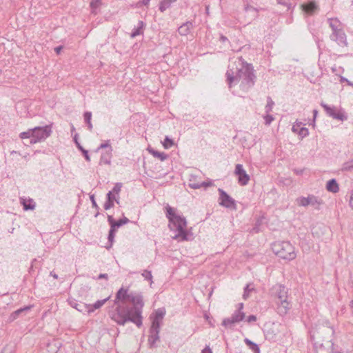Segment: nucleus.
<instances>
[{
  "label": "nucleus",
  "mask_w": 353,
  "mask_h": 353,
  "mask_svg": "<svg viewBox=\"0 0 353 353\" xmlns=\"http://www.w3.org/2000/svg\"><path fill=\"white\" fill-rule=\"evenodd\" d=\"M256 321V316L255 315H250L248 316V318L245 319V321L248 323L255 322Z\"/></svg>",
  "instance_id": "nucleus-48"
},
{
  "label": "nucleus",
  "mask_w": 353,
  "mask_h": 353,
  "mask_svg": "<svg viewBox=\"0 0 353 353\" xmlns=\"http://www.w3.org/2000/svg\"><path fill=\"white\" fill-rule=\"evenodd\" d=\"M238 65L236 67V74L232 69H229L226 72L227 81L230 88L233 83L241 81L240 87L243 90L247 91L252 88L255 83L256 77L254 74L253 68L251 64H248L243 61L242 57L239 58Z\"/></svg>",
  "instance_id": "nucleus-2"
},
{
  "label": "nucleus",
  "mask_w": 353,
  "mask_h": 353,
  "mask_svg": "<svg viewBox=\"0 0 353 353\" xmlns=\"http://www.w3.org/2000/svg\"><path fill=\"white\" fill-rule=\"evenodd\" d=\"M148 151L150 154H152L154 157L159 158L161 161H164L168 158V155L164 152H161L157 151L152 148H149Z\"/></svg>",
  "instance_id": "nucleus-23"
},
{
  "label": "nucleus",
  "mask_w": 353,
  "mask_h": 353,
  "mask_svg": "<svg viewBox=\"0 0 353 353\" xmlns=\"http://www.w3.org/2000/svg\"><path fill=\"white\" fill-rule=\"evenodd\" d=\"M114 206V202H112V201H109L108 199H106L104 205H103V208L105 210H108L109 209H110L111 208H112Z\"/></svg>",
  "instance_id": "nucleus-46"
},
{
  "label": "nucleus",
  "mask_w": 353,
  "mask_h": 353,
  "mask_svg": "<svg viewBox=\"0 0 353 353\" xmlns=\"http://www.w3.org/2000/svg\"><path fill=\"white\" fill-rule=\"evenodd\" d=\"M317 114H318V111L317 110H313V114H314V121H315L316 119V117L317 116Z\"/></svg>",
  "instance_id": "nucleus-62"
},
{
  "label": "nucleus",
  "mask_w": 353,
  "mask_h": 353,
  "mask_svg": "<svg viewBox=\"0 0 353 353\" xmlns=\"http://www.w3.org/2000/svg\"><path fill=\"white\" fill-rule=\"evenodd\" d=\"M39 353H52L50 352V351L48 350V348H42Z\"/></svg>",
  "instance_id": "nucleus-60"
},
{
  "label": "nucleus",
  "mask_w": 353,
  "mask_h": 353,
  "mask_svg": "<svg viewBox=\"0 0 353 353\" xmlns=\"http://www.w3.org/2000/svg\"><path fill=\"white\" fill-rule=\"evenodd\" d=\"M254 290L253 288H250V285H247L244 288L243 299H246L249 296V293Z\"/></svg>",
  "instance_id": "nucleus-39"
},
{
  "label": "nucleus",
  "mask_w": 353,
  "mask_h": 353,
  "mask_svg": "<svg viewBox=\"0 0 353 353\" xmlns=\"http://www.w3.org/2000/svg\"><path fill=\"white\" fill-rule=\"evenodd\" d=\"M245 343L248 345L250 349L254 352V353H259L260 352L259 347L255 343L251 341L248 339H245Z\"/></svg>",
  "instance_id": "nucleus-25"
},
{
  "label": "nucleus",
  "mask_w": 353,
  "mask_h": 353,
  "mask_svg": "<svg viewBox=\"0 0 353 353\" xmlns=\"http://www.w3.org/2000/svg\"><path fill=\"white\" fill-rule=\"evenodd\" d=\"M189 186L192 189L201 188L200 183L194 182L192 179L190 180Z\"/></svg>",
  "instance_id": "nucleus-47"
},
{
  "label": "nucleus",
  "mask_w": 353,
  "mask_h": 353,
  "mask_svg": "<svg viewBox=\"0 0 353 353\" xmlns=\"http://www.w3.org/2000/svg\"><path fill=\"white\" fill-rule=\"evenodd\" d=\"M243 303H240L238 304V307L236 310H239L240 312H243Z\"/></svg>",
  "instance_id": "nucleus-57"
},
{
  "label": "nucleus",
  "mask_w": 353,
  "mask_h": 353,
  "mask_svg": "<svg viewBox=\"0 0 353 353\" xmlns=\"http://www.w3.org/2000/svg\"><path fill=\"white\" fill-rule=\"evenodd\" d=\"M201 353H212L209 346H206L201 352Z\"/></svg>",
  "instance_id": "nucleus-55"
},
{
  "label": "nucleus",
  "mask_w": 353,
  "mask_h": 353,
  "mask_svg": "<svg viewBox=\"0 0 353 353\" xmlns=\"http://www.w3.org/2000/svg\"><path fill=\"white\" fill-rule=\"evenodd\" d=\"M340 82L341 83H343V82H346L347 83V85H350V86H352L353 87V83L351 82L350 81H349L347 79H346L345 77H341V79H340Z\"/></svg>",
  "instance_id": "nucleus-49"
},
{
  "label": "nucleus",
  "mask_w": 353,
  "mask_h": 353,
  "mask_svg": "<svg viewBox=\"0 0 353 353\" xmlns=\"http://www.w3.org/2000/svg\"><path fill=\"white\" fill-rule=\"evenodd\" d=\"M121 188H122V183H117L114 185V186L111 192H112L114 194H117L119 196V192H121Z\"/></svg>",
  "instance_id": "nucleus-38"
},
{
  "label": "nucleus",
  "mask_w": 353,
  "mask_h": 353,
  "mask_svg": "<svg viewBox=\"0 0 353 353\" xmlns=\"http://www.w3.org/2000/svg\"><path fill=\"white\" fill-rule=\"evenodd\" d=\"M326 189L332 193H336L339 190V184L335 179H332L327 182Z\"/></svg>",
  "instance_id": "nucleus-20"
},
{
  "label": "nucleus",
  "mask_w": 353,
  "mask_h": 353,
  "mask_svg": "<svg viewBox=\"0 0 353 353\" xmlns=\"http://www.w3.org/2000/svg\"><path fill=\"white\" fill-rule=\"evenodd\" d=\"M163 147L166 149L171 148L174 145L172 139H170L168 136L165 137L163 142Z\"/></svg>",
  "instance_id": "nucleus-35"
},
{
  "label": "nucleus",
  "mask_w": 353,
  "mask_h": 353,
  "mask_svg": "<svg viewBox=\"0 0 353 353\" xmlns=\"http://www.w3.org/2000/svg\"><path fill=\"white\" fill-rule=\"evenodd\" d=\"M129 221L130 220L128 218L123 217V219L117 221L116 223H114V225H112V228H114L116 229L119 228L123 225L128 223Z\"/></svg>",
  "instance_id": "nucleus-31"
},
{
  "label": "nucleus",
  "mask_w": 353,
  "mask_h": 353,
  "mask_svg": "<svg viewBox=\"0 0 353 353\" xmlns=\"http://www.w3.org/2000/svg\"><path fill=\"white\" fill-rule=\"evenodd\" d=\"M109 299H110V296H108L103 300H99V301H96L92 305H88V314L91 313V312H94V310L101 307L106 303V301L109 300Z\"/></svg>",
  "instance_id": "nucleus-19"
},
{
  "label": "nucleus",
  "mask_w": 353,
  "mask_h": 353,
  "mask_svg": "<svg viewBox=\"0 0 353 353\" xmlns=\"http://www.w3.org/2000/svg\"><path fill=\"white\" fill-rule=\"evenodd\" d=\"M302 122L296 121L292 125V130L294 133H297L301 139L308 136L309 130L305 127H301Z\"/></svg>",
  "instance_id": "nucleus-13"
},
{
  "label": "nucleus",
  "mask_w": 353,
  "mask_h": 353,
  "mask_svg": "<svg viewBox=\"0 0 353 353\" xmlns=\"http://www.w3.org/2000/svg\"><path fill=\"white\" fill-rule=\"evenodd\" d=\"M101 3V0H92L90 2V7L92 10H95L99 7Z\"/></svg>",
  "instance_id": "nucleus-41"
},
{
  "label": "nucleus",
  "mask_w": 353,
  "mask_h": 353,
  "mask_svg": "<svg viewBox=\"0 0 353 353\" xmlns=\"http://www.w3.org/2000/svg\"><path fill=\"white\" fill-rule=\"evenodd\" d=\"M114 305L115 307L109 311V316L118 325L132 322L138 327L142 326L144 301L141 292H129L128 288L122 287L116 293Z\"/></svg>",
  "instance_id": "nucleus-1"
},
{
  "label": "nucleus",
  "mask_w": 353,
  "mask_h": 353,
  "mask_svg": "<svg viewBox=\"0 0 353 353\" xmlns=\"http://www.w3.org/2000/svg\"><path fill=\"white\" fill-rule=\"evenodd\" d=\"M112 158V151H106L101 154L100 158V164L110 165Z\"/></svg>",
  "instance_id": "nucleus-22"
},
{
  "label": "nucleus",
  "mask_w": 353,
  "mask_h": 353,
  "mask_svg": "<svg viewBox=\"0 0 353 353\" xmlns=\"http://www.w3.org/2000/svg\"><path fill=\"white\" fill-rule=\"evenodd\" d=\"M200 185H201V187L207 188V187L211 186L212 185V182H211V181H203V182L200 183Z\"/></svg>",
  "instance_id": "nucleus-51"
},
{
  "label": "nucleus",
  "mask_w": 353,
  "mask_h": 353,
  "mask_svg": "<svg viewBox=\"0 0 353 353\" xmlns=\"http://www.w3.org/2000/svg\"><path fill=\"white\" fill-rule=\"evenodd\" d=\"M79 150L82 152L85 160L87 161H90V157L88 154V150H85L82 146H79Z\"/></svg>",
  "instance_id": "nucleus-44"
},
{
  "label": "nucleus",
  "mask_w": 353,
  "mask_h": 353,
  "mask_svg": "<svg viewBox=\"0 0 353 353\" xmlns=\"http://www.w3.org/2000/svg\"><path fill=\"white\" fill-rule=\"evenodd\" d=\"M327 23L332 30L330 38L340 46H347V37L343 30V24L337 19H328Z\"/></svg>",
  "instance_id": "nucleus-5"
},
{
  "label": "nucleus",
  "mask_w": 353,
  "mask_h": 353,
  "mask_svg": "<svg viewBox=\"0 0 353 353\" xmlns=\"http://www.w3.org/2000/svg\"><path fill=\"white\" fill-rule=\"evenodd\" d=\"M116 230L117 229L114 228H110V229L109 230L108 239V241L110 243V245H112V244L114 241Z\"/></svg>",
  "instance_id": "nucleus-34"
},
{
  "label": "nucleus",
  "mask_w": 353,
  "mask_h": 353,
  "mask_svg": "<svg viewBox=\"0 0 353 353\" xmlns=\"http://www.w3.org/2000/svg\"><path fill=\"white\" fill-rule=\"evenodd\" d=\"M63 47L61 46H57L54 48V50L55 52L57 53V54H59L60 52L61 51Z\"/></svg>",
  "instance_id": "nucleus-59"
},
{
  "label": "nucleus",
  "mask_w": 353,
  "mask_h": 353,
  "mask_svg": "<svg viewBox=\"0 0 353 353\" xmlns=\"http://www.w3.org/2000/svg\"><path fill=\"white\" fill-rule=\"evenodd\" d=\"M321 105L329 117L341 121L347 119V116L343 110H339L335 106H330L323 102L321 103Z\"/></svg>",
  "instance_id": "nucleus-8"
},
{
  "label": "nucleus",
  "mask_w": 353,
  "mask_h": 353,
  "mask_svg": "<svg viewBox=\"0 0 353 353\" xmlns=\"http://www.w3.org/2000/svg\"><path fill=\"white\" fill-rule=\"evenodd\" d=\"M52 133L51 127L46 125L43 127H35L32 128L33 138L30 140V144H34L44 141L50 136Z\"/></svg>",
  "instance_id": "nucleus-7"
},
{
  "label": "nucleus",
  "mask_w": 353,
  "mask_h": 353,
  "mask_svg": "<svg viewBox=\"0 0 353 353\" xmlns=\"http://www.w3.org/2000/svg\"><path fill=\"white\" fill-rule=\"evenodd\" d=\"M279 4L283 5L287 7L288 10L290 8L291 2L290 0H276Z\"/></svg>",
  "instance_id": "nucleus-42"
},
{
  "label": "nucleus",
  "mask_w": 353,
  "mask_h": 353,
  "mask_svg": "<svg viewBox=\"0 0 353 353\" xmlns=\"http://www.w3.org/2000/svg\"><path fill=\"white\" fill-rule=\"evenodd\" d=\"M74 141L76 143L77 148L79 150V146H81L80 142H78V134H76L74 137Z\"/></svg>",
  "instance_id": "nucleus-54"
},
{
  "label": "nucleus",
  "mask_w": 353,
  "mask_h": 353,
  "mask_svg": "<svg viewBox=\"0 0 353 353\" xmlns=\"http://www.w3.org/2000/svg\"><path fill=\"white\" fill-rule=\"evenodd\" d=\"M166 217L169 220V228L170 230L174 231L176 234L173 236L174 239L179 241L188 240V233L186 230L187 221L184 216L176 214L174 208L169 205L165 207Z\"/></svg>",
  "instance_id": "nucleus-3"
},
{
  "label": "nucleus",
  "mask_w": 353,
  "mask_h": 353,
  "mask_svg": "<svg viewBox=\"0 0 353 353\" xmlns=\"http://www.w3.org/2000/svg\"><path fill=\"white\" fill-rule=\"evenodd\" d=\"M142 276L147 280H150L152 281V275L150 271L144 270L142 273Z\"/></svg>",
  "instance_id": "nucleus-45"
},
{
  "label": "nucleus",
  "mask_w": 353,
  "mask_h": 353,
  "mask_svg": "<svg viewBox=\"0 0 353 353\" xmlns=\"http://www.w3.org/2000/svg\"><path fill=\"white\" fill-rule=\"evenodd\" d=\"M274 105V102L272 101L271 97H268V98H267V104H266V105L265 107V112L266 113H270L272 111Z\"/></svg>",
  "instance_id": "nucleus-30"
},
{
  "label": "nucleus",
  "mask_w": 353,
  "mask_h": 353,
  "mask_svg": "<svg viewBox=\"0 0 353 353\" xmlns=\"http://www.w3.org/2000/svg\"><path fill=\"white\" fill-rule=\"evenodd\" d=\"M108 221L109 224L110 225V228H112V225H114V223H116V221H114L112 216H111V215H108Z\"/></svg>",
  "instance_id": "nucleus-50"
},
{
  "label": "nucleus",
  "mask_w": 353,
  "mask_h": 353,
  "mask_svg": "<svg viewBox=\"0 0 353 353\" xmlns=\"http://www.w3.org/2000/svg\"><path fill=\"white\" fill-rule=\"evenodd\" d=\"M159 330H150L148 343L150 348L154 347L155 343L159 341Z\"/></svg>",
  "instance_id": "nucleus-17"
},
{
  "label": "nucleus",
  "mask_w": 353,
  "mask_h": 353,
  "mask_svg": "<svg viewBox=\"0 0 353 353\" xmlns=\"http://www.w3.org/2000/svg\"><path fill=\"white\" fill-rule=\"evenodd\" d=\"M220 41L222 42H225V41H228V38L224 35H221L220 37Z\"/></svg>",
  "instance_id": "nucleus-61"
},
{
  "label": "nucleus",
  "mask_w": 353,
  "mask_h": 353,
  "mask_svg": "<svg viewBox=\"0 0 353 353\" xmlns=\"http://www.w3.org/2000/svg\"><path fill=\"white\" fill-rule=\"evenodd\" d=\"M19 137L22 139H32L33 138L32 135V128L29 129L28 131L22 132L19 134Z\"/></svg>",
  "instance_id": "nucleus-33"
},
{
  "label": "nucleus",
  "mask_w": 353,
  "mask_h": 353,
  "mask_svg": "<svg viewBox=\"0 0 353 353\" xmlns=\"http://www.w3.org/2000/svg\"><path fill=\"white\" fill-rule=\"evenodd\" d=\"M165 314V310L163 307L159 308L155 311L154 319L162 321Z\"/></svg>",
  "instance_id": "nucleus-24"
},
{
  "label": "nucleus",
  "mask_w": 353,
  "mask_h": 353,
  "mask_svg": "<svg viewBox=\"0 0 353 353\" xmlns=\"http://www.w3.org/2000/svg\"><path fill=\"white\" fill-rule=\"evenodd\" d=\"M51 274L52 275V276L55 279H57V274H52V273L51 272Z\"/></svg>",
  "instance_id": "nucleus-64"
},
{
  "label": "nucleus",
  "mask_w": 353,
  "mask_h": 353,
  "mask_svg": "<svg viewBox=\"0 0 353 353\" xmlns=\"http://www.w3.org/2000/svg\"><path fill=\"white\" fill-rule=\"evenodd\" d=\"M20 203L23 205V210H33L36 207V203L32 199L20 198Z\"/></svg>",
  "instance_id": "nucleus-14"
},
{
  "label": "nucleus",
  "mask_w": 353,
  "mask_h": 353,
  "mask_svg": "<svg viewBox=\"0 0 353 353\" xmlns=\"http://www.w3.org/2000/svg\"><path fill=\"white\" fill-rule=\"evenodd\" d=\"M263 119H265V123L267 125H270L272 121L274 120V117L269 113H266V114L263 117Z\"/></svg>",
  "instance_id": "nucleus-40"
},
{
  "label": "nucleus",
  "mask_w": 353,
  "mask_h": 353,
  "mask_svg": "<svg viewBox=\"0 0 353 353\" xmlns=\"http://www.w3.org/2000/svg\"><path fill=\"white\" fill-rule=\"evenodd\" d=\"M108 276L107 274H100L99 276H98V279H108Z\"/></svg>",
  "instance_id": "nucleus-58"
},
{
  "label": "nucleus",
  "mask_w": 353,
  "mask_h": 353,
  "mask_svg": "<svg viewBox=\"0 0 353 353\" xmlns=\"http://www.w3.org/2000/svg\"><path fill=\"white\" fill-rule=\"evenodd\" d=\"M238 176V182L241 185H246L250 181V176L246 173L241 164H236L234 170Z\"/></svg>",
  "instance_id": "nucleus-12"
},
{
  "label": "nucleus",
  "mask_w": 353,
  "mask_h": 353,
  "mask_svg": "<svg viewBox=\"0 0 353 353\" xmlns=\"http://www.w3.org/2000/svg\"><path fill=\"white\" fill-rule=\"evenodd\" d=\"M272 294L276 298L278 312L280 315H285L290 308V303L288 301V290L281 284H276L272 288Z\"/></svg>",
  "instance_id": "nucleus-4"
},
{
  "label": "nucleus",
  "mask_w": 353,
  "mask_h": 353,
  "mask_svg": "<svg viewBox=\"0 0 353 353\" xmlns=\"http://www.w3.org/2000/svg\"><path fill=\"white\" fill-rule=\"evenodd\" d=\"M106 199L109 201H112V202L116 201L117 203H119V197L117 198L115 196V194H114L112 192H108L106 194Z\"/></svg>",
  "instance_id": "nucleus-37"
},
{
  "label": "nucleus",
  "mask_w": 353,
  "mask_h": 353,
  "mask_svg": "<svg viewBox=\"0 0 353 353\" xmlns=\"http://www.w3.org/2000/svg\"><path fill=\"white\" fill-rule=\"evenodd\" d=\"M70 305L82 313H88V305L83 303H77L75 300L70 301Z\"/></svg>",
  "instance_id": "nucleus-18"
},
{
  "label": "nucleus",
  "mask_w": 353,
  "mask_h": 353,
  "mask_svg": "<svg viewBox=\"0 0 353 353\" xmlns=\"http://www.w3.org/2000/svg\"><path fill=\"white\" fill-rule=\"evenodd\" d=\"M90 200L92 201V204L93 208H94L96 209H98L99 206H98V205L96 203V201L94 199V195L90 196Z\"/></svg>",
  "instance_id": "nucleus-52"
},
{
  "label": "nucleus",
  "mask_w": 353,
  "mask_h": 353,
  "mask_svg": "<svg viewBox=\"0 0 353 353\" xmlns=\"http://www.w3.org/2000/svg\"><path fill=\"white\" fill-rule=\"evenodd\" d=\"M171 6V3L167 0H161L159 3V10L161 12H165Z\"/></svg>",
  "instance_id": "nucleus-28"
},
{
  "label": "nucleus",
  "mask_w": 353,
  "mask_h": 353,
  "mask_svg": "<svg viewBox=\"0 0 353 353\" xmlns=\"http://www.w3.org/2000/svg\"><path fill=\"white\" fill-rule=\"evenodd\" d=\"M31 308L30 306H26V307H22V308H20L16 311H14L13 313H12L11 316H10V319L12 320H14L17 318V316L22 312H25V311H28Z\"/></svg>",
  "instance_id": "nucleus-26"
},
{
  "label": "nucleus",
  "mask_w": 353,
  "mask_h": 353,
  "mask_svg": "<svg viewBox=\"0 0 353 353\" xmlns=\"http://www.w3.org/2000/svg\"><path fill=\"white\" fill-rule=\"evenodd\" d=\"M150 0H143L142 3L145 6H148L149 4Z\"/></svg>",
  "instance_id": "nucleus-63"
},
{
  "label": "nucleus",
  "mask_w": 353,
  "mask_h": 353,
  "mask_svg": "<svg viewBox=\"0 0 353 353\" xmlns=\"http://www.w3.org/2000/svg\"><path fill=\"white\" fill-rule=\"evenodd\" d=\"M296 203L299 206L312 205L315 209L319 210L320 205L323 204V201L313 194H310L307 197L301 196L297 198Z\"/></svg>",
  "instance_id": "nucleus-9"
},
{
  "label": "nucleus",
  "mask_w": 353,
  "mask_h": 353,
  "mask_svg": "<svg viewBox=\"0 0 353 353\" xmlns=\"http://www.w3.org/2000/svg\"><path fill=\"white\" fill-rule=\"evenodd\" d=\"M349 205H350V207L353 210V190L350 192Z\"/></svg>",
  "instance_id": "nucleus-53"
},
{
  "label": "nucleus",
  "mask_w": 353,
  "mask_h": 353,
  "mask_svg": "<svg viewBox=\"0 0 353 353\" xmlns=\"http://www.w3.org/2000/svg\"><path fill=\"white\" fill-rule=\"evenodd\" d=\"M84 120L88 125V128L90 130L92 129V124L91 123L92 113L90 112H85L84 113Z\"/></svg>",
  "instance_id": "nucleus-27"
},
{
  "label": "nucleus",
  "mask_w": 353,
  "mask_h": 353,
  "mask_svg": "<svg viewBox=\"0 0 353 353\" xmlns=\"http://www.w3.org/2000/svg\"><path fill=\"white\" fill-rule=\"evenodd\" d=\"M219 193V203L226 208H235V201L223 189H218Z\"/></svg>",
  "instance_id": "nucleus-11"
},
{
  "label": "nucleus",
  "mask_w": 353,
  "mask_h": 353,
  "mask_svg": "<svg viewBox=\"0 0 353 353\" xmlns=\"http://www.w3.org/2000/svg\"><path fill=\"white\" fill-rule=\"evenodd\" d=\"M342 170L343 171L352 172L353 171V159L347 161L343 165Z\"/></svg>",
  "instance_id": "nucleus-29"
},
{
  "label": "nucleus",
  "mask_w": 353,
  "mask_h": 353,
  "mask_svg": "<svg viewBox=\"0 0 353 353\" xmlns=\"http://www.w3.org/2000/svg\"><path fill=\"white\" fill-rule=\"evenodd\" d=\"M103 148H108L107 151H112V148L110 144L109 143V141H107L105 143L101 144L100 146L98 148L97 150Z\"/></svg>",
  "instance_id": "nucleus-43"
},
{
  "label": "nucleus",
  "mask_w": 353,
  "mask_h": 353,
  "mask_svg": "<svg viewBox=\"0 0 353 353\" xmlns=\"http://www.w3.org/2000/svg\"><path fill=\"white\" fill-rule=\"evenodd\" d=\"M245 11L246 12H252V14H253L252 17L254 18L257 17V12H258L257 10L255 8H254V7H252L251 6L246 5L245 6Z\"/></svg>",
  "instance_id": "nucleus-36"
},
{
  "label": "nucleus",
  "mask_w": 353,
  "mask_h": 353,
  "mask_svg": "<svg viewBox=\"0 0 353 353\" xmlns=\"http://www.w3.org/2000/svg\"><path fill=\"white\" fill-rule=\"evenodd\" d=\"M192 28V23L191 21H186L178 28V32L181 36H187Z\"/></svg>",
  "instance_id": "nucleus-15"
},
{
  "label": "nucleus",
  "mask_w": 353,
  "mask_h": 353,
  "mask_svg": "<svg viewBox=\"0 0 353 353\" xmlns=\"http://www.w3.org/2000/svg\"><path fill=\"white\" fill-rule=\"evenodd\" d=\"M161 321H162L156 320V319H152V325H151V327L150 328V330H152V331L159 330V332H160V327H161Z\"/></svg>",
  "instance_id": "nucleus-32"
},
{
  "label": "nucleus",
  "mask_w": 353,
  "mask_h": 353,
  "mask_svg": "<svg viewBox=\"0 0 353 353\" xmlns=\"http://www.w3.org/2000/svg\"><path fill=\"white\" fill-rule=\"evenodd\" d=\"M245 318V315L244 312L235 310L230 317L223 320L222 325L226 327L232 328L235 323L242 321Z\"/></svg>",
  "instance_id": "nucleus-10"
},
{
  "label": "nucleus",
  "mask_w": 353,
  "mask_h": 353,
  "mask_svg": "<svg viewBox=\"0 0 353 353\" xmlns=\"http://www.w3.org/2000/svg\"><path fill=\"white\" fill-rule=\"evenodd\" d=\"M145 26V23L142 21H139L138 23L137 27L134 28L132 30L130 37L132 38H134L138 35H141L143 34V28Z\"/></svg>",
  "instance_id": "nucleus-21"
},
{
  "label": "nucleus",
  "mask_w": 353,
  "mask_h": 353,
  "mask_svg": "<svg viewBox=\"0 0 353 353\" xmlns=\"http://www.w3.org/2000/svg\"><path fill=\"white\" fill-rule=\"evenodd\" d=\"M303 10L308 14H313L318 9V6L314 1H309L302 5Z\"/></svg>",
  "instance_id": "nucleus-16"
},
{
  "label": "nucleus",
  "mask_w": 353,
  "mask_h": 353,
  "mask_svg": "<svg viewBox=\"0 0 353 353\" xmlns=\"http://www.w3.org/2000/svg\"><path fill=\"white\" fill-rule=\"evenodd\" d=\"M323 351H324V347L323 344H320L319 347L316 350V353H322Z\"/></svg>",
  "instance_id": "nucleus-56"
},
{
  "label": "nucleus",
  "mask_w": 353,
  "mask_h": 353,
  "mask_svg": "<svg viewBox=\"0 0 353 353\" xmlns=\"http://www.w3.org/2000/svg\"><path fill=\"white\" fill-rule=\"evenodd\" d=\"M272 250L276 255L283 259L291 261L296 256L294 248L289 241L275 243L272 246Z\"/></svg>",
  "instance_id": "nucleus-6"
}]
</instances>
